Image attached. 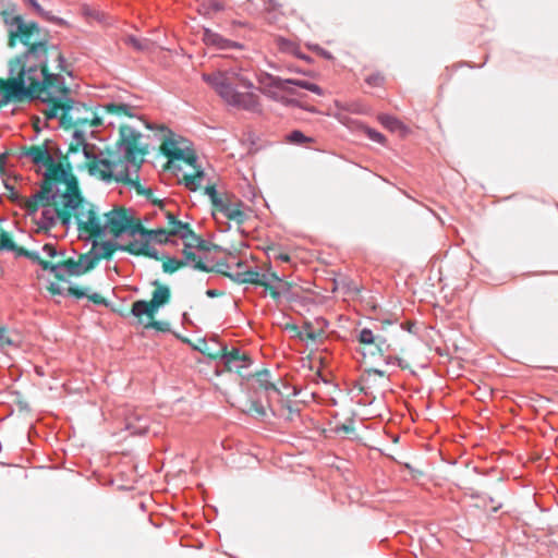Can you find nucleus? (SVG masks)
I'll use <instances>...</instances> for the list:
<instances>
[{
    "instance_id": "nucleus-45",
    "label": "nucleus",
    "mask_w": 558,
    "mask_h": 558,
    "mask_svg": "<svg viewBox=\"0 0 558 558\" xmlns=\"http://www.w3.org/2000/svg\"><path fill=\"white\" fill-rule=\"evenodd\" d=\"M318 323H322L323 325H326L325 319H320V320H318Z\"/></svg>"
},
{
    "instance_id": "nucleus-33",
    "label": "nucleus",
    "mask_w": 558,
    "mask_h": 558,
    "mask_svg": "<svg viewBox=\"0 0 558 558\" xmlns=\"http://www.w3.org/2000/svg\"><path fill=\"white\" fill-rule=\"evenodd\" d=\"M365 82L372 87H380L385 82V77L380 73L376 72L367 75L365 77Z\"/></svg>"
},
{
    "instance_id": "nucleus-20",
    "label": "nucleus",
    "mask_w": 558,
    "mask_h": 558,
    "mask_svg": "<svg viewBox=\"0 0 558 558\" xmlns=\"http://www.w3.org/2000/svg\"><path fill=\"white\" fill-rule=\"evenodd\" d=\"M203 40L207 46H214L218 49H228L238 46L235 43L223 38L220 34L209 28H204Z\"/></svg>"
},
{
    "instance_id": "nucleus-1",
    "label": "nucleus",
    "mask_w": 558,
    "mask_h": 558,
    "mask_svg": "<svg viewBox=\"0 0 558 558\" xmlns=\"http://www.w3.org/2000/svg\"><path fill=\"white\" fill-rule=\"evenodd\" d=\"M3 22L8 27L9 46L13 47L19 39L28 49L9 62V78H0V106L35 97L47 104L43 112L48 120L58 119L68 125H102L101 118L92 108L68 97L70 90L64 77L48 71L51 59L57 70L70 73L61 51L48 45L39 26L8 12H3Z\"/></svg>"
},
{
    "instance_id": "nucleus-3",
    "label": "nucleus",
    "mask_w": 558,
    "mask_h": 558,
    "mask_svg": "<svg viewBox=\"0 0 558 558\" xmlns=\"http://www.w3.org/2000/svg\"><path fill=\"white\" fill-rule=\"evenodd\" d=\"M203 80L228 106L252 113L262 112L260 98L253 92L254 83L250 71L242 62L233 61L213 73H204Z\"/></svg>"
},
{
    "instance_id": "nucleus-16",
    "label": "nucleus",
    "mask_w": 558,
    "mask_h": 558,
    "mask_svg": "<svg viewBox=\"0 0 558 558\" xmlns=\"http://www.w3.org/2000/svg\"><path fill=\"white\" fill-rule=\"evenodd\" d=\"M122 414L124 416L125 429L130 430L131 434L141 435L147 432L149 420L143 410L126 407Z\"/></svg>"
},
{
    "instance_id": "nucleus-31",
    "label": "nucleus",
    "mask_w": 558,
    "mask_h": 558,
    "mask_svg": "<svg viewBox=\"0 0 558 558\" xmlns=\"http://www.w3.org/2000/svg\"><path fill=\"white\" fill-rule=\"evenodd\" d=\"M378 121L380 122L381 125H384L385 128H387L391 131L397 130L401 124L397 118L389 116V114L378 116Z\"/></svg>"
},
{
    "instance_id": "nucleus-19",
    "label": "nucleus",
    "mask_w": 558,
    "mask_h": 558,
    "mask_svg": "<svg viewBox=\"0 0 558 558\" xmlns=\"http://www.w3.org/2000/svg\"><path fill=\"white\" fill-rule=\"evenodd\" d=\"M182 241L184 242L185 246L183 250V255L186 263L193 264L194 268L206 270V266L203 264L199 250L197 248L201 240L197 238L196 242H194L192 239Z\"/></svg>"
},
{
    "instance_id": "nucleus-22",
    "label": "nucleus",
    "mask_w": 558,
    "mask_h": 558,
    "mask_svg": "<svg viewBox=\"0 0 558 558\" xmlns=\"http://www.w3.org/2000/svg\"><path fill=\"white\" fill-rule=\"evenodd\" d=\"M156 289L153 292L150 307L158 310L170 301V289L167 286L155 282Z\"/></svg>"
},
{
    "instance_id": "nucleus-26",
    "label": "nucleus",
    "mask_w": 558,
    "mask_h": 558,
    "mask_svg": "<svg viewBox=\"0 0 558 558\" xmlns=\"http://www.w3.org/2000/svg\"><path fill=\"white\" fill-rule=\"evenodd\" d=\"M124 43L137 51H148L151 45L149 40L135 36H126Z\"/></svg>"
},
{
    "instance_id": "nucleus-15",
    "label": "nucleus",
    "mask_w": 558,
    "mask_h": 558,
    "mask_svg": "<svg viewBox=\"0 0 558 558\" xmlns=\"http://www.w3.org/2000/svg\"><path fill=\"white\" fill-rule=\"evenodd\" d=\"M220 361L229 372L246 368L251 364L250 355L235 347L231 349L227 347L221 348Z\"/></svg>"
},
{
    "instance_id": "nucleus-28",
    "label": "nucleus",
    "mask_w": 558,
    "mask_h": 558,
    "mask_svg": "<svg viewBox=\"0 0 558 558\" xmlns=\"http://www.w3.org/2000/svg\"><path fill=\"white\" fill-rule=\"evenodd\" d=\"M301 336L305 337L312 341L320 340L324 336L323 328L315 329L311 323H304L301 331Z\"/></svg>"
},
{
    "instance_id": "nucleus-36",
    "label": "nucleus",
    "mask_w": 558,
    "mask_h": 558,
    "mask_svg": "<svg viewBox=\"0 0 558 558\" xmlns=\"http://www.w3.org/2000/svg\"><path fill=\"white\" fill-rule=\"evenodd\" d=\"M206 194L209 196L213 206L216 208L218 199H222L223 194H219L214 186L206 187Z\"/></svg>"
},
{
    "instance_id": "nucleus-37",
    "label": "nucleus",
    "mask_w": 558,
    "mask_h": 558,
    "mask_svg": "<svg viewBox=\"0 0 558 558\" xmlns=\"http://www.w3.org/2000/svg\"><path fill=\"white\" fill-rule=\"evenodd\" d=\"M181 263L174 258L169 259L163 263L162 267L166 272H173L180 267Z\"/></svg>"
},
{
    "instance_id": "nucleus-11",
    "label": "nucleus",
    "mask_w": 558,
    "mask_h": 558,
    "mask_svg": "<svg viewBox=\"0 0 558 558\" xmlns=\"http://www.w3.org/2000/svg\"><path fill=\"white\" fill-rule=\"evenodd\" d=\"M259 83L264 85L263 93L275 100H279L280 97L274 89L287 92L289 94L294 95L295 90L292 86H298L307 89L318 96L324 95V90L322 89L320 86L304 80L282 78L280 76L265 74V76L259 80Z\"/></svg>"
},
{
    "instance_id": "nucleus-29",
    "label": "nucleus",
    "mask_w": 558,
    "mask_h": 558,
    "mask_svg": "<svg viewBox=\"0 0 558 558\" xmlns=\"http://www.w3.org/2000/svg\"><path fill=\"white\" fill-rule=\"evenodd\" d=\"M101 109L109 114H116V116H121V114L130 116V110H131V108L126 105L113 104V102H108V104L102 105Z\"/></svg>"
},
{
    "instance_id": "nucleus-8",
    "label": "nucleus",
    "mask_w": 558,
    "mask_h": 558,
    "mask_svg": "<svg viewBox=\"0 0 558 558\" xmlns=\"http://www.w3.org/2000/svg\"><path fill=\"white\" fill-rule=\"evenodd\" d=\"M160 149L163 155L170 159V161L178 160L192 167L193 173L183 174L184 184L189 190L196 191L201 187L204 180V172L196 167L197 156L189 140L169 131L168 136L163 140L160 146Z\"/></svg>"
},
{
    "instance_id": "nucleus-21",
    "label": "nucleus",
    "mask_w": 558,
    "mask_h": 558,
    "mask_svg": "<svg viewBox=\"0 0 558 558\" xmlns=\"http://www.w3.org/2000/svg\"><path fill=\"white\" fill-rule=\"evenodd\" d=\"M150 302L137 300L132 304L131 313L134 317L138 319L141 324L144 325V316L147 318V320H151L155 318V315L157 313V311L154 307H150Z\"/></svg>"
},
{
    "instance_id": "nucleus-39",
    "label": "nucleus",
    "mask_w": 558,
    "mask_h": 558,
    "mask_svg": "<svg viewBox=\"0 0 558 558\" xmlns=\"http://www.w3.org/2000/svg\"><path fill=\"white\" fill-rule=\"evenodd\" d=\"M206 294L209 296V298H215L218 295V291L217 290H207Z\"/></svg>"
},
{
    "instance_id": "nucleus-43",
    "label": "nucleus",
    "mask_w": 558,
    "mask_h": 558,
    "mask_svg": "<svg viewBox=\"0 0 558 558\" xmlns=\"http://www.w3.org/2000/svg\"><path fill=\"white\" fill-rule=\"evenodd\" d=\"M266 389H272L275 391H277V388L275 387V385L270 384L269 386L266 387Z\"/></svg>"
},
{
    "instance_id": "nucleus-17",
    "label": "nucleus",
    "mask_w": 558,
    "mask_h": 558,
    "mask_svg": "<svg viewBox=\"0 0 558 558\" xmlns=\"http://www.w3.org/2000/svg\"><path fill=\"white\" fill-rule=\"evenodd\" d=\"M336 118L340 123H342L347 128L351 130L362 131L371 141L383 145L386 143V137L380 132L363 124L362 122L353 120L349 118L347 114L342 113H336Z\"/></svg>"
},
{
    "instance_id": "nucleus-10",
    "label": "nucleus",
    "mask_w": 558,
    "mask_h": 558,
    "mask_svg": "<svg viewBox=\"0 0 558 558\" xmlns=\"http://www.w3.org/2000/svg\"><path fill=\"white\" fill-rule=\"evenodd\" d=\"M141 230V222L132 216V211L123 208L106 213L102 236L119 238L128 234L132 239Z\"/></svg>"
},
{
    "instance_id": "nucleus-30",
    "label": "nucleus",
    "mask_w": 558,
    "mask_h": 558,
    "mask_svg": "<svg viewBox=\"0 0 558 558\" xmlns=\"http://www.w3.org/2000/svg\"><path fill=\"white\" fill-rule=\"evenodd\" d=\"M288 142L295 145H305L308 143H313L314 138L306 136L303 132L299 130H294L287 136Z\"/></svg>"
},
{
    "instance_id": "nucleus-34",
    "label": "nucleus",
    "mask_w": 558,
    "mask_h": 558,
    "mask_svg": "<svg viewBox=\"0 0 558 558\" xmlns=\"http://www.w3.org/2000/svg\"><path fill=\"white\" fill-rule=\"evenodd\" d=\"M144 327L145 328H153L155 330H158V331H169L170 330V327H169V324L166 323V322H159V320H154V319H149L147 320L146 323H144Z\"/></svg>"
},
{
    "instance_id": "nucleus-27",
    "label": "nucleus",
    "mask_w": 558,
    "mask_h": 558,
    "mask_svg": "<svg viewBox=\"0 0 558 558\" xmlns=\"http://www.w3.org/2000/svg\"><path fill=\"white\" fill-rule=\"evenodd\" d=\"M68 291L71 295H73L75 298L87 296L95 304H105V299L98 293L87 294L86 291H84L80 288H76V287H69Z\"/></svg>"
},
{
    "instance_id": "nucleus-32",
    "label": "nucleus",
    "mask_w": 558,
    "mask_h": 558,
    "mask_svg": "<svg viewBox=\"0 0 558 558\" xmlns=\"http://www.w3.org/2000/svg\"><path fill=\"white\" fill-rule=\"evenodd\" d=\"M203 9L206 14H209L222 11L225 5L217 0H207L203 3Z\"/></svg>"
},
{
    "instance_id": "nucleus-6",
    "label": "nucleus",
    "mask_w": 558,
    "mask_h": 558,
    "mask_svg": "<svg viewBox=\"0 0 558 558\" xmlns=\"http://www.w3.org/2000/svg\"><path fill=\"white\" fill-rule=\"evenodd\" d=\"M228 277L240 284L248 283L263 287L264 295H269L274 301H279L290 290V283L272 270L270 263L255 266L238 263Z\"/></svg>"
},
{
    "instance_id": "nucleus-18",
    "label": "nucleus",
    "mask_w": 558,
    "mask_h": 558,
    "mask_svg": "<svg viewBox=\"0 0 558 558\" xmlns=\"http://www.w3.org/2000/svg\"><path fill=\"white\" fill-rule=\"evenodd\" d=\"M356 339L359 343L369 347L373 345L376 351L380 354H384L389 349V343L387 342V339L381 333H376L371 328H362Z\"/></svg>"
},
{
    "instance_id": "nucleus-44",
    "label": "nucleus",
    "mask_w": 558,
    "mask_h": 558,
    "mask_svg": "<svg viewBox=\"0 0 558 558\" xmlns=\"http://www.w3.org/2000/svg\"><path fill=\"white\" fill-rule=\"evenodd\" d=\"M499 508H500V505H498V506H496V507H493V510H494V511H497Z\"/></svg>"
},
{
    "instance_id": "nucleus-25",
    "label": "nucleus",
    "mask_w": 558,
    "mask_h": 558,
    "mask_svg": "<svg viewBox=\"0 0 558 558\" xmlns=\"http://www.w3.org/2000/svg\"><path fill=\"white\" fill-rule=\"evenodd\" d=\"M336 107L339 109L338 113L345 114L344 112H351L356 114H363L365 113V108L362 104L352 101V102H339L336 101Z\"/></svg>"
},
{
    "instance_id": "nucleus-5",
    "label": "nucleus",
    "mask_w": 558,
    "mask_h": 558,
    "mask_svg": "<svg viewBox=\"0 0 558 558\" xmlns=\"http://www.w3.org/2000/svg\"><path fill=\"white\" fill-rule=\"evenodd\" d=\"M159 210L168 220L167 227L148 230L141 225V230H138L135 239H132L125 246H122L124 251L134 255H145L159 259L156 244H177L178 239L197 241V236L187 223L177 220L174 215L166 211L162 206H160Z\"/></svg>"
},
{
    "instance_id": "nucleus-35",
    "label": "nucleus",
    "mask_w": 558,
    "mask_h": 558,
    "mask_svg": "<svg viewBox=\"0 0 558 558\" xmlns=\"http://www.w3.org/2000/svg\"><path fill=\"white\" fill-rule=\"evenodd\" d=\"M267 255L268 258H272L276 262L291 263V256L288 253H279L276 250H270Z\"/></svg>"
},
{
    "instance_id": "nucleus-38",
    "label": "nucleus",
    "mask_w": 558,
    "mask_h": 558,
    "mask_svg": "<svg viewBox=\"0 0 558 558\" xmlns=\"http://www.w3.org/2000/svg\"><path fill=\"white\" fill-rule=\"evenodd\" d=\"M386 363L387 364H398L399 366H401V359L399 357H393V356H388L387 360H386Z\"/></svg>"
},
{
    "instance_id": "nucleus-40",
    "label": "nucleus",
    "mask_w": 558,
    "mask_h": 558,
    "mask_svg": "<svg viewBox=\"0 0 558 558\" xmlns=\"http://www.w3.org/2000/svg\"><path fill=\"white\" fill-rule=\"evenodd\" d=\"M319 51H320V54L323 57H325L326 59H330L331 58V54L328 51H326L324 49H319Z\"/></svg>"
},
{
    "instance_id": "nucleus-12",
    "label": "nucleus",
    "mask_w": 558,
    "mask_h": 558,
    "mask_svg": "<svg viewBox=\"0 0 558 558\" xmlns=\"http://www.w3.org/2000/svg\"><path fill=\"white\" fill-rule=\"evenodd\" d=\"M117 150L125 158H133L140 162H144L147 154V146L143 143V135L131 125H121L120 140Z\"/></svg>"
},
{
    "instance_id": "nucleus-13",
    "label": "nucleus",
    "mask_w": 558,
    "mask_h": 558,
    "mask_svg": "<svg viewBox=\"0 0 558 558\" xmlns=\"http://www.w3.org/2000/svg\"><path fill=\"white\" fill-rule=\"evenodd\" d=\"M215 209L236 223H243L247 219L245 204L234 195L223 194Z\"/></svg>"
},
{
    "instance_id": "nucleus-4",
    "label": "nucleus",
    "mask_w": 558,
    "mask_h": 558,
    "mask_svg": "<svg viewBox=\"0 0 558 558\" xmlns=\"http://www.w3.org/2000/svg\"><path fill=\"white\" fill-rule=\"evenodd\" d=\"M83 153L86 167L92 175L104 181H116L129 184L138 193L146 191L140 183L138 171L142 162L133 158H125L120 151H102L93 144L85 143Z\"/></svg>"
},
{
    "instance_id": "nucleus-24",
    "label": "nucleus",
    "mask_w": 558,
    "mask_h": 558,
    "mask_svg": "<svg viewBox=\"0 0 558 558\" xmlns=\"http://www.w3.org/2000/svg\"><path fill=\"white\" fill-rule=\"evenodd\" d=\"M19 345L16 336H12L3 327H0V350L8 352L10 349H15Z\"/></svg>"
},
{
    "instance_id": "nucleus-41",
    "label": "nucleus",
    "mask_w": 558,
    "mask_h": 558,
    "mask_svg": "<svg viewBox=\"0 0 558 558\" xmlns=\"http://www.w3.org/2000/svg\"><path fill=\"white\" fill-rule=\"evenodd\" d=\"M4 165H5V157L4 156H0V171L3 170Z\"/></svg>"
},
{
    "instance_id": "nucleus-9",
    "label": "nucleus",
    "mask_w": 558,
    "mask_h": 558,
    "mask_svg": "<svg viewBox=\"0 0 558 558\" xmlns=\"http://www.w3.org/2000/svg\"><path fill=\"white\" fill-rule=\"evenodd\" d=\"M73 217L82 235L87 238H101L104 235L106 213H99L92 203L82 197L80 192L77 194Z\"/></svg>"
},
{
    "instance_id": "nucleus-7",
    "label": "nucleus",
    "mask_w": 558,
    "mask_h": 558,
    "mask_svg": "<svg viewBox=\"0 0 558 558\" xmlns=\"http://www.w3.org/2000/svg\"><path fill=\"white\" fill-rule=\"evenodd\" d=\"M44 270H49L57 279L65 281L69 277L80 276L95 267V257L81 255L77 259H64V252L54 243L41 246L40 259L36 262Z\"/></svg>"
},
{
    "instance_id": "nucleus-2",
    "label": "nucleus",
    "mask_w": 558,
    "mask_h": 558,
    "mask_svg": "<svg viewBox=\"0 0 558 558\" xmlns=\"http://www.w3.org/2000/svg\"><path fill=\"white\" fill-rule=\"evenodd\" d=\"M57 151L54 145L46 141L24 146L20 154L21 159L32 162L44 177L40 190L23 198V207L38 230L46 232L57 225H70L78 194L76 178L69 166L62 165Z\"/></svg>"
},
{
    "instance_id": "nucleus-14",
    "label": "nucleus",
    "mask_w": 558,
    "mask_h": 558,
    "mask_svg": "<svg viewBox=\"0 0 558 558\" xmlns=\"http://www.w3.org/2000/svg\"><path fill=\"white\" fill-rule=\"evenodd\" d=\"M0 251L11 252L15 257H26L33 263L40 259V252L29 248L19 241L8 231L0 228Z\"/></svg>"
},
{
    "instance_id": "nucleus-42",
    "label": "nucleus",
    "mask_w": 558,
    "mask_h": 558,
    "mask_svg": "<svg viewBox=\"0 0 558 558\" xmlns=\"http://www.w3.org/2000/svg\"><path fill=\"white\" fill-rule=\"evenodd\" d=\"M374 373L379 375V376H384V372L383 371L374 369Z\"/></svg>"
},
{
    "instance_id": "nucleus-23",
    "label": "nucleus",
    "mask_w": 558,
    "mask_h": 558,
    "mask_svg": "<svg viewBox=\"0 0 558 558\" xmlns=\"http://www.w3.org/2000/svg\"><path fill=\"white\" fill-rule=\"evenodd\" d=\"M23 2L44 20L59 25L63 23L62 19L56 17L50 12L45 11L37 0H23Z\"/></svg>"
}]
</instances>
